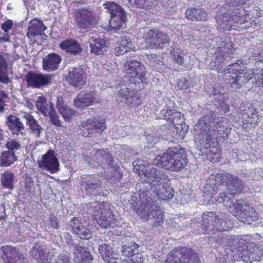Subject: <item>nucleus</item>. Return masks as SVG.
<instances>
[{"label":"nucleus","instance_id":"f257e3e1","mask_svg":"<svg viewBox=\"0 0 263 263\" xmlns=\"http://www.w3.org/2000/svg\"><path fill=\"white\" fill-rule=\"evenodd\" d=\"M181 151V148L178 147H170L166 152L157 155L154 163L171 172L186 170L188 160Z\"/></svg>","mask_w":263,"mask_h":263},{"label":"nucleus","instance_id":"f03ea898","mask_svg":"<svg viewBox=\"0 0 263 263\" xmlns=\"http://www.w3.org/2000/svg\"><path fill=\"white\" fill-rule=\"evenodd\" d=\"M209 186L211 187L209 192L212 197L225 188V186L230 190L238 193H241L245 187V183L241 180L229 173L212 174L209 177Z\"/></svg>","mask_w":263,"mask_h":263},{"label":"nucleus","instance_id":"7ed1b4c3","mask_svg":"<svg viewBox=\"0 0 263 263\" xmlns=\"http://www.w3.org/2000/svg\"><path fill=\"white\" fill-rule=\"evenodd\" d=\"M234 248L236 250L234 256L236 259L246 263L259 261L263 255L262 249L257 244L243 238L236 241Z\"/></svg>","mask_w":263,"mask_h":263},{"label":"nucleus","instance_id":"20e7f679","mask_svg":"<svg viewBox=\"0 0 263 263\" xmlns=\"http://www.w3.org/2000/svg\"><path fill=\"white\" fill-rule=\"evenodd\" d=\"M142 183H147L153 191L166 185H170L168 176L163 171L148 166L138 173Z\"/></svg>","mask_w":263,"mask_h":263},{"label":"nucleus","instance_id":"39448f33","mask_svg":"<svg viewBox=\"0 0 263 263\" xmlns=\"http://www.w3.org/2000/svg\"><path fill=\"white\" fill-rule=\"evenodd\" d=\"M123 69L130 74L128 80L131 84L138 85L145 80V68L141 62L139 57L134 55L127 58L123 64Z\"/></svg>","mask_w":263,"mask_h":263},{"label":"nucleus","instance_id":"423d86ee","mask_svg":"<svg viewBox=\"0 0 263 263\" xmlns=\"http://www.w3.org/2000/svg\"><path fill=\"white\" fill-rule=\"evenodd\" d=\"M103 6L106 12L110 14L111 29L115 31H122L126 28L127 21L126 12L119 4L113 1L106 2Z\"/></svg>","mask_w":263,"mask_h":263},{"label":"nucleus","instance_id":"0eeeda50","mask_svg":"<svg viewBox=\"0 0 263 263\" xmlns=\"http://www.w3.org/2000/svg\"><path fill=\"white\" fill-rule=\"evenodd\" d=\"M223 218L222 214H217L216 212H206L203 213L202 219L198 222V226L201 227L203 231L202 233H203L211 227L213 231H228L230 227Z\"/></svg>","mask_w":263,"mask_h":263},{"label":"nucleus","instance_id":"6e6552de","mask_svg":"<svg viewBox=\"0 0 263 263\" xmlns=\"http://www.w3.org/2000/svg\"><path fill=\"white\" fill-rule=\"evenodd\" d=\"M235 216L245 224L256 226L258 214L256 210L245 200L239 199L235 204Z\"/></svg>","mask_w":263,"mask_h":263},{"label":"nucleus","instance_id":"1a4fd4ad","mask_svg":"<svg viewBox=\"0 0 263 263\" xmlns=\"http://www.w3.org/2000/svg\"><path fill=\"white\" fill-rule=\"evenodd\" d=\"M73 13L77 25L81 30H90L97 24V17L89 7L75 9Z\"/></svg>","mask_w":263,"mask_h":263},{"label":"nucleus","instance_id":"9d476101","mask_svg":"<svg viewBox=\"0 0 263 263\" xmlns=\"http://www.w3.org/2000/svg\"><path fill=\"white\" fill-rule=\"evenodd\" d=\"M164 263H198V258L190 248L178 247L168 254Z\"/></svg>","mask_w":263,"mask_h":263},{"label":"nucleus","instance_id":"9b49d317","mask_svg":"<svg viewBox=\"0 0 263 263\" xmlns=\"http://www.w3.org/2000/svg\"><path fill=\"white\" fill-rule=\"evenodd\" d=\"M80 185L89 196L97 198L107 196V192L101 185V181L93 175L82 176Z\"/></svg>","mask_w":263,"mask_h":263},{"label":"nucleus","instance_id":"f8f14e48","mask_svg":"<svg viewBox=\"0 0 263 263\" xmlns=\"http://www.w3.org/2000/svg\"><path fill=\"white\" fill-rule=\"evenodd\" d=\"M146 47L151 48H163L168 46L170 39L167 33L157 29H148L145 32Z\"/></svg>","mask_w":263,"mask_h":263},{"label":"nucleus","instance_id":"ddd939ff","mask_svg":"<svg viewBox=\"0 0 263 263\" xmlns=\"http://www.w3.org/2000/svg\"><path fill=\"white\" fill-rule=\"evenodd\" d=\"M66 238L76 263H92L93 258L87 248L73 243L71 235L68 233L66 234Z\"/></svg>","mask_w":263,"mask_h":263},{"label":"nucleus","instance_id":"4468645a","mask_svg":"<svg viewBox=\"0 0 263 263\" xmlns=\"http://www.w3.org/2000/svg\"><path fill=\"white\" fill-rule=\"evenodd\" d=\"M195 141L198 142L200 145V149L205 154H211L215 155L219 153L218 143L216 136L211 132L197 134Z\"/></svg>","mask_w":263,"mask_h":263},{"label":"nucleus","instance_id":"2eb2a0df","mask_svg":"<svg viewBox=\"0 0 263 263\" xmlns=\"http://www.w3.org/2000/svg\"><path fill=\"white\" fill-rule=\"evenodd\" d=\"M54 77L53 74H46L30 71L25 76V80L27 83L28 87L41 88L51 84Z\"/></svg>","mask_w":263,"mask_h":263},{"label":"nucleus","instance_id":"dca6fc26","mask_svg":"<svg viewBox=\"0 0 263 263\" xmlns=\"http://www.w3.org/2000/svg\"><path fill=\"white\" fill-rule=\"evenodd\" d=\"M1 252L5 263H28V259L16 247L4 246L1 247Z\"/></svg>","mask_w":263,"mask_h":263},{"label":"nucleus","instance_id":"f3484780","mask_svg":"<svg viewBox=\"0 0 263 263\" xmlns=\"http://www.w3.org/2000/svg\"><path fill=\"white\" fill-rule=\"evenodd\" d=\"M218 231L208 237V243L213 247H216L217 244L224 246L233 252L235 242L239 239H234L232 235L222 232V231Z\"/></svg>","mask_w":263,"mask_h":263},{"label":"nucleus","instance_id":"a211bd4d","mask_svg":"<svg viewBox=\"0 0 263 263\" xmlns=\"http://www.w3.org/2000/svg\"><path fill=\"white\" fill-rule=\"evenodd\" d=\"M69 226L73 234L80 239L89 240L92 237V231L84 225V221L79 217H74L69 221Z\"/></svg>","mask_w":263,"mask_h":263},{"label":"nucleus","instance_id":"6ab92c4d","mask_svg":"<svg viewBox=\"0 0 263 263\" xmlns=\"http://www.w3.org/2000/svg\"><path fill=\"white\" fill-rule=\"evenodd\" d=\"M39 167L46 170L51 174L55 173L59 170V162L54 156L53 150H49L46 154L42 155L41 160L37 161Z\"/></svg>","mask_w":263,"mask_h":263},{"label":"nucleus","instance_id":"aec40b11","mask_svg":"<svg viewBox=\"0 0 263 263\" xmlns=\"http://www.w3.org/2000/svg\"><path fill=\"white\" fill-rule=\"evenodd\" d=\"M84 128L82 135L85 137H90L89 135L95 133H101L106 128L105 121L101 118L89 119L82 123Z\"/></svg>","mask_w":263,"mask_h":263},{"label":"nucleus","instance_id":"412c9836","mask_svg":"<svg viewBox=\"0 0 263 263\" xmlns=\"http://www.w3.org/2000/svg\"><path fill=\"white\" fill-rule=\"evenodd\" d=\"M66 79L70 85L81 88L86 84L87 74L85 70L81 66L74 67L69 70Z\"/></svg>","mask_w":263,"mask_h":263},{"label":"nucleus","instance_id":"4be33fe9","mask_svg":"<svg viewBox=\"0 0 263 263\" xmlns=\"http://www.w3.org/2000/svg\"><path fill=\"white\" fill-rule=\"evenodd\" d=\"M99 102L96 94L91 92H81L73 100V104L77 108L84 109L95 103Z\"/></svg>","mask_w":263,"mask_h":263},{"label":"nucleus","instance_id":"5701e85b","mask_svg":"<svg viewBox=\"0 0 263 263\" xmlns=\"http://www.w3.org/2000/svg\"><path fill=\"white\" fill-rule=\"evenodd\" d=\"M95 215L98 223L101 227L106 228L114 227L115 218L110 209H100L95 211Z\"/></svg>","mask_w":263,"mask_h":263},{"label":"nucleus","instance_id":"b1692460","mask_svg":"<svg viewBox=\"0 0 263 263\" xmlns=\"http://www.w3.org/2000/svg\"><path fill=\"white\" fill-rule=\"evenodd\" d=\"M253 74L254 72L252 69L242 70V71H239V73L235 77L230 78L228 83L231 85L232 88H239L252 78Z\"/></svg>","mask_w":263,"mask_h":263},{"label":"nucleus","instance_id":"393cba45","mask_svg":"<svg viewBox=\"0 0 263 263\" xmlns=\"http://www.w3.org/2000/svg\"><path fill=\"white\" fill-rule=\"evenodd\" d=\"M6 125L13 135L24 136L26 134L24 124L17 116H8L6 119Z\"/></svg>","mask_w":263,"mask_h":263},{"label":"nucleus","instance_id":"a878e982","mask_svg":"<svg viewBox=\"0 0 263 263\" xmlns=\"http://www.w3.org/2000/svg\"><path fill=\"white\" fill-rule=\"evenodd\" d=\"M88 42L91 53L103 55L107 52L108 42L106 39L91 37Z\"/></svg>","mask_w":263,"mask_h":263},{"label":"nucleus","instance_id":"bb28decb","mask_svg":"<svg viewBox=\"0 0 263 263\" xmlns=\"http://www.w3.org/2000/svg\"><path fill=\"white\" fill-rule=\"evenodd\" d=\"M62 60V57L56 53H51L43 60V68L46 71H54L58 69Z\"/></svg>","mask_w":263,"mask_h":263},{"label":"nucleus","instance_id":"cd10ccee","mask_svg":"<svg viewBox=\"0 0 263 263\" xmlns=\"http://www.w3.org/2000/svg\"><path fill=\"white\" fill-rule=\"evenodd\" d=\"M132 208L143 221H147L152 217L154 216V213L157 209L156 206L139 205V203H131Z\"/></svg>","mask_w":263,"mask_h":263},{"label":"nucleus","instance_id":"c85d7f7f","mask_svg":"<svg viewBox=\"0 0 263 263\" xmlns=\"http://www.w3.org/2000/svg\"><path fill=\"white\" fill-rule=\"evenodd\" d=\"M213 115H214L213 112H210L203 116L198 121L195 128L197 132V134L211 132L210 128L211 127L212 119L213 118Z\"/></svg>","mask_w":263,"mask_h":263},{"label":"nucleus","instance_id":"c756f323","mask_svg":"<svg viewBox=\"0 0 263 263\" xmlns=\"http://www.w3.org/2000/svg\"><path fill=\"white\" fill-rule=\"evenodd\" d=\"M61 48L71 54L78 55L82 51V48L79 42L74 39L66 40L61 43Z\"/></svg>","mask_w":263,"mask_h":263},{"label":"nucleus","instance_id":"7c9ffc66","mask_svg":"<svg viewBox=\"0 0 263 263\" xmlns=\"http://www.w3.org/2000/svg\"><path fill=\"white\" fill-rule=\"evenodd\" d=\"M32 255L37 261L42 263H49V253L45 246H34L31 250Z\"/></svg>","mask_w":263,"mask_h":263},{"label":"nucleus","instance_id":"2f4dec72","mask_svg":"<svg viewBox=\"0 0 263 263\" xmlns=\"http://www.w3.org/2000/svg\"><path fill=\"white\" fill-rule=\"evenodd\" d=\"M185 17L192 21H206L208 16L205 10L198 7L187 9L185 12Z\"/></svg>","mask_w":263,"mask_h":263},{"label":"nucleus","instance_id":"473e14b6","mask_svg":"<svg viewBox=\"0 0 263 263\" xmlns=\"http://www.w3.org/2000/svg\"><path fill=\"white\" fill-rule=\"evenodd\" d=\"M96 239L98 241V251L102 259L105 262L112 259L114 257L113 248L109 244L104 243L103 241L100 240L98 238Z\"/></svg>","mask_w":263,"mask_h":263},{"label":"nucleus","instance_id":"72a5a7b5","mask_svg":"<svg viewBox=\"0 0 263 263\" xmlns=\"http://www.w3.org/2000/svg\"><path fill=\"white\" fill-rule=\"evenodd\" d=\"M35 106L37 110L45 117H48V115L54 109L53 104L50 101H47L43 96L37 98L35 102Z\"/></svg>","mask_w":263,"mask_h":263},{"label":"nucleus","instance_id":"f704fd0d","mask_svg":"<svg viewBox=\"0 0 263 263\" xmlns=\"http://www.w3.org/2000/svg\"><path fill=\"white\" fill-rule=\"evenodd\" d=\"M122 243L121 253L124 256L129 257L135 254H139V246L135 242L125 239L122 241Z\"/></svg>","mask_w":263,"mask_h":263},{"label":"nucleus","instance_id":"c9c22d12","mask_svg":"<svg viewBox=\"0 0 263 263\" xmlns=\"http://www.w3.org/2000/svg\"><path fill=\"white\" fill-rule=\"evenodd\" d=\"M23 118L25 120L26 124L29 125L31 133L34 134L37 138H40L41 133L44 129L42 126L38 123L32 115L30 114L24 113Z\"/></svg>","mask_w":263,"mask_h":263},{"label":"nucleus","instance_id":"e433bc0d","mask_svg":"<svg viewBox=\"0 0 263 263\" xmlns=\"http://www.w3.org/2000/svg\"><path fill=\"white\" fill-rule=\"evenodd\" d=\"M232 15L230 11L224 12L222 9L220 10L216 16L217 23L220 26V28L225 29L229 28L230 26L233 25L232 21L231 19Z\"/></svg>","mask_w":263,"mask_h":263},{"label":"nucleus","instance_id":"4c0bfd02","mask_svg":"<svg viewBox=\"0 0 263 263\" xmlns=\"http://www.w3.org/2000/svg\"><path fill=\"white\" fill-rule=\"evenodd\" d=\"M56 106L59 113L65 121H69L73 115V110L66 105L61 96L57 97Z\"/></svg>","mask_w":263,"mask_h":263},{"label":"nucleus","instance_id":"58836bf2","mask_svg":"<svg viewBox=\"0 0 263 263\" xmlns=\"http://www.w3.org/2000/svg\"><path fill=\"white\" fill-rule=\"evenodd\" d=\"M170 185L161 186L153 191L155 194V198L162 200L171 199L174 196V191L173 188L170 187Z\"/></svg>","mask_w":263,"mask_h":263},{"label":"nucleus","instance_id":"ea45409f","mask_svg":"<svg viewBox=\"0 0 263 263\" xmlns=\"http://www.w3.org/2000/svg\"><path fill=\"white\" fill-rule=\"evenodd\" d=\"M46 29L44 26L42 21L37 19H33L30 22V25L28 27V32L27 35H42V32Z\"/></svg>","mask_w":263,"mask_h":263},{"label":"nucleus","instance_id":"a19ab883","mask_svg":"<svg viewBox=\"0 0 263 263\" xmlns=\"http://www.w3.org/2000/svg\"><path fill=\"white\" fill-rule=\"evenodd\" d=\"M183 115L176 109H170L165 112L164 117L166 118L168 125H173L174 126L179 123L183 122Z\"/></svg>","mask_w":263,"mask_h":263},{"label":"nucleus","instance_id":"79ce46f5","mask_svg":"<svg viewBox=\"0 0 263 263\" xmlns=\"http://www.w3.org/2000/svg\"><path fill=\"white\" fill-rule=\"evenodd\" d=\"M234 200V197L232 194L220 193L217 197V201L219 203H222L224 206L228 208L234 206L235 208V204L238 200H235V202Z\"/></svg>","mask_w":263,"mask_h":263},{"label":"nucleus","instance_id":"37998d69","mask_svg":"<svg viewBox=\"0 0 263 263\" xmlns=\"http://www.w3.org/2000/svg\"><path fill=\"white\" fill-rule=\"evenodd\" d=\"M151 193L149 191L146 190L141 192L139 195V200L137 202L139 203V205H152L156 206L155 199L151 197Z\"/></svg>","mask_w":263,"mask_h":263},{"label":"nucleus","instance_id":"c03bdc74","mask_svg":"<svg viewBox=\"0 0 263 263\" xmlns=\"http://www.w3.org/2000/svg\"><path fill=\"white\" fill-rule=\"evenodd\" d=\"M0 159L2 165L9 166L17 160V157L13 152H9L7 151L2 153Z\"/></svg>","mask_w":263,"mask_h":263},{"label":"nucleus","instance_id":"a18cd8bd","mask_svg":"<svg viewBox=\"0 0 263 263\" xmlns=\"http://www.w3.org/2000/svg\"><path fill=\"white\" fill-rule=\"evenodd\" d=\"M110 154L103 149H98L93 155V158L98 166L104 164L107 159L109 158Z\"/></svg>","mask_w":263,"mask_h":263},{"label":"nucleus","instance_id":"49530a36","mask_svg":"<svg viewBox=\"0 0 263 263\" xmlns=\"http://www.w3.org/2000/svg\"><path fill=\"white\" fill-rule=\"evenodd\" d=\"M14 175L8 171L5 172L2 176L1 180L3 186L9 189L13 188V181Z\"/></svg>","mask_w":263,"mask_h":263},{"label":"nucleus","instance_id":"de8ad7c7","mask_svg":"<svg viewBox=\"0 0 263 263\" xmlns=\"http://www.w3.org/2000/svg\"><path fill=\"white\" fill-rule=\"evenodd\" d=\"M135 91L131 90L130 95L128 97H126V99L125 100L126 103L131 107L138 106L141 103L139 97L135 95Z\"/></svg>","mask_w":263,"mask_h":263},{"label":"nucleus","instance_id":"09e8293b","mask_svg":"<svg viewBox=\"0 0 263 263\" xmlns=\"http://www.w3.org/2000/svg\"><path fill=\"white\" fill-rule=\"evenodd\" d=\"M172 53V58L174 61L181 65H182L184 62V54L183 51L180 49L174 50Z\"/></svg>","mask_w":263,"mask_h":263},{"label":"nucleus","instance_id":"8fccbe9b","mask_svg":"<svg viewBox=\"0 0 263 263\" xmlns=\"http://www.w3.org/2000/svg\"><path fill=\"white\" fill-rule=\"evenodd\" d=\"M20 147L21 144L14 140H11L6 144V148L8 149L7 151L13 152L14 154L16 151L19 149Z\"/></svg>","mask_w":263,"mask_h":263},{"label":"nucleus","instance_id":"3c124183","mask_svg":"<svg viewBox=\"0 0 263 263\" xmlns=\"http://www.w3.org/2000/svg\"><path fill=\"white\" fill-rule=\"evenodd\" d=\"M151 218L154 219V221L157 225L160 226L164 220L163 214L162 211L160 209H156L154 213V216Z\"/></svg>","mask_w":263,"mask_h":263},{"label":"nucleus","instance_id":"603ef678","mask_svg":"<svg viewBox=\"0 0 263 263\" xmlns=\"http://www.w3.org/2000/svg\"><path fill=\"white\" fill-rule=\"evenodd\" d=\"M177 86L180 89H186L191 86L192 84L185 78L183 77L177 81Z\"/></svg>","mask_w":263,"mask_h":263},{"label":"nucleus","instance_id":"864d4df0","mask_svg":"<svg viewBox=\"0 0 263 263\" xmlns=\"http://www.w3.org/2000/svg\"><path fill=\"white\" fill-rule=\"evenodd\" d=\"M240 65H243L241 61H238L236 63H232L229 64L228 66V69H227L228 71V72H230V70H232L233 73H239V71H242V69H240L241 66Z\"/></svg>","mask_w":263,"mask_h":263},{"label":"nucleus","instance_id":"5fc2aeb1","mask_svg":"<svg viewBox=\"0 0 263 263\" xmlns=\"http://www.w3.org/2000/svg\"><path fill=\"white\" fill-rule=\"evenodd\" d=\"M176 132L180 135H184L188 130V126L183 120V122L179 123V124H176L174 126Z\"/></svg>","mask_w":263,"mask_h":263},{"label":"nucleus","instance_id":"6e6d98bb","mask_svg":"<svg viewBox=\"0 0 263 263\" xmlns=\"http://www.w3.org/2000/svg\"><path fill=\"white\" fill-rule=\"evenodd\" d=\"M119 44H120L121 46L124 47L125 48H127L129 50H130L133 49V44L129 37L128 36L121 37Z\"/></svg>","mask_w":263,"mask_h":263},{"label":"nucleus","instance_id":"4d7b16f0","mask_svg":"<svg viewBox=\"0 0 263 263\" xmlns=\"http://www.w3.org/2000/svg\"><path fill=\"white\" fill-rule=\"evenodd\" d=\"M49 117L51 123L55 126L58 127H61L62 124L59 119V117L57 115L55 110L54 109L48 116Z\"/></svg>","mask_w":263,"mask_h":263},{"label":"nucleus","instance_id":"13d9d810","mask_svg":"<svg viewBox=\"0 0 263 263\" xmlns=\"http://www.w3.org/2000/svg\"><path fill=\"white\" fill-rule=\"evenodd\" d=\"M55 263H72L69 255L67 253L59 254L55 259Z\"/></svg>","mask_w":263,"mask_h":263},{"label":"nucleus","instance_id":"bf43d9fd","mask_svg":"<svg viewBox=\"0 0 263 263\" xmlns=\"http://www.w3.org/2000/svg\"><path fill=\"white\" fill-rule=\"evenodd\" d=\"M247 115L249 119L248 122L251 124L256 125L258 122V115L255 112V108L252 107V112L250 114L247 113Z\"/></svg>","mask_w":263,"mask_h":263},{"label":"nucleus","instance_id":"052dcab7","mask_svg":"<svg viewBox=\"0 0 263 263\" xmlns=\"http://www.w3.org/2000/svg\"><path fill=\"white\" fill-rule=\"evenodd\" d=\"M129 89V88L124 86V88H121L118 91V95L123 98V100H120L121 101L123 102L124 100L125 101L126 99V97H128L130 95L131 90H130Z\"/></svg>","mask_w":263,"mask_h":263},{"label":"nucleus","instance_id":"680f3d73","mask_svg":"<svg viewBox=\"0 0 263 263\" xmlns=\"http://www.w3.org/2000/svg\"><path fill=\"white\" fill-rule=\"evenodd\" d=\"M144 259L142 256L139 254L135 257L126 259L124 261L125 263H143Z\"/></svg>","mask_w":263,"mask_h":263},{"label":"nucleus","instance_id":"e2e57ef3","mask_svg":"<svg viewBox=\"0 0 263 263\" xmlns=\"http://www.w3.org/2000/svg\"><path fill=\"white\" fill-rule=\"evenodd\" d=\"M84 161L88 164V165L92 167H97L98 165L95 161V159L92 157H89L87 155H84L82 158Z\"/></svg>","mask_w":263,"mask_h":263},{"label":"nucleus","instance_id":"0e129e2a","mask_svg":"<svg viewBox=\"0 0 263 263\" xmlns=\"http://www.w3.org/2000/svg\"><path fill=\"white\" fill-rule=\"evenodd\" d=\"M129 51V50L127 48H125L123 46H121V45L120 44H119V46L118 47H116L114 49V52L116 56H120L122 54L126 53Z\"/></svg>","mask_w":263,"mask_h":263},{"label":"nucleus","instance_id":"69168bd1","mask_svg":"<svg viewBox=\"0 0 263 263\" xmlns=\"http://www.w3.org/2000/svg\"><path fill=\"white\" fill-rule=\"evenodd\" d=\"M8 98L7 94L4 91H2L0 92V112L2 111L5 106V99Z\"/></svg>","mask_w":263,"mask_h":263},{"label":"nucleus","instance_id":"338daca9","mask_svg":"<svg viewBox=\"0 0 263 263\" xmlns=\"http://www.w3.org/2000/svg\"><path fill=\"white\" fill-rule=\"evenodd\" d=\"M13 23L11 20H8L2 25V28L5 32H7L12 27Z\"/></svg>","mask_w":263,"mask_h":263},{"label":"nucleus","instance_id":"774afa93","mask_svg":"<svg viewBox=\"0 0 263 263\" xmlns=\"http://www.w3.org/2000/svg\"><path fill=\"white\" fill-rule=\"evenodd\" d=\"M231 19H233L232 23H236L237 25L238 24L242 25V24H245V20H243V18L240 17L239 16L237 15H232Z\"/></svg>","mask_w":263,"mask_h":263}]
</instances>
